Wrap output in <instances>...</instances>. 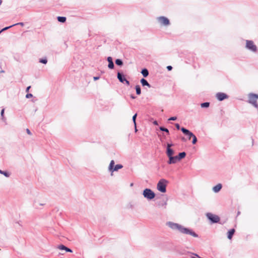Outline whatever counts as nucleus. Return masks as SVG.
<instances>
[{"instance_id":"obj_1","label":"nucleus","mask_w":258,"mask_h":258,"mask_svg":"<svg viewBox=\"0 0 258 258\" xmlns=\"http://www.w3.org/2000/svg\"><path fill=\"white\" fill-rule=\"evenodd\" d=\"M166 224L171 229L177 230L182 234L190 235L194 237H198L199 236L192 229L186 228L179 224L169 221Z\"/></svg>"},{"instance_id":"obj_2","label":"nucleus","mask_w":258,"mask_h":258,"mask_svg":"<svg viewBox=\"0 0 258 258\" xmlns=\"http://www.w3.org/2000/svg\"><path fill=\"white\" fill-rule=\"evenodd\" d=\"M248 100L247 102L253 106L258 111V104L257 103V99H258V94H254L252 93H249L248 95Z\"/></svg>"},{"instance_id":"obj_3","label":"nucleus","mask_w":258,"mask_h":258,"mask_svg":"<svg viewBox=\"0 0 258 258\" xmlns=\"http://www.w3.org/2000/svg\"><path fill=\"white\" fill-rule=\"evenodd\" d=\"M168 181L165 179H161L158 182L157 185V189L163 193L166 191V186Z\"/></svg>"},{"instance_id":"obj_4","label":"nucleus","mask_w":258,"mask_h":258,"mask_svg":"<svg viewBox=\"0 0 258 258\" xmlns=\"http://www.w3.org/2000/svg\"><path fill=\"white\" fill-rule=\"evenodd\" d=\"M245 42V48L246 49L253 53L256 52L257 50V46L254 44L253 41L246 40Z\"/></svg>"},{"instance_id":"obj_5","label":"nucleus","mask_w":258,"mask_h":258,"mask_svg":"<svg viewBox=\"0 0 258 258\" xmlns=\"http://www.w3.org/2000/svg\"><path fill=\"white\" fill-rule=\"evenodd\" d=\"M144 197L148 200H152L155 197V194L150 188H145L143 191Z\"/></svg>"},{"instance_id":"obj_6","label":"nucleus","mask_w":258,"mask_h":258,"mask_svg":"<svg viewBox=\"0 0 258 258\" xmlns=\"http://www.w3.org/2000/svg\"><path fill=\"white\" fill-rule=\"evenodd\" d=\"M115 162L113 160H112L108 166V171L110 172L113 173L114 171H117L119 169L123 168V166L121 164H116L114 165Z\"/></svg>"},{"instance_id":"obj_7","label":"nucleus","mask_w":258,"mask_h":258,"mask_svg":"<svg viewBox=\"0 0 258 258\" xmlns=\"http://www.w3.org/2000/svg\"><path fill=\"white\" fill-rule=\"evenodd\" d=\"M157 21L161 26H167L170 24L169 20L164 16L158 17Z\"/></svg>"},{"instance_id":"obj_8","label":"nucleus","mask_w":258,"mask_h":258,"mask_svg":"<svg viewBox=\"0 0 258 258\" xmlns=\"http://www.w3.org/2000/svg\"><path fill=\"white\" fill-rule=\"evenodd\" d=\"M207 218L212 223H217L220 221V218L218 216L214 215L211 213L206 214Z\"/></svg>"},{"instance_id":"obj_9","label":"nucleus","mask_w":258,"mask_h":258,"mask_svg":"<svg viewBox=\"0 0 258 258\" xmlns=\"http://www.w3.org/2000/svg\"><path fill=\"white\" fill-rule=\"evenodd\" d=\"M181 131L186 136L188 137V139L190 140L192 137L194 136V134L188 130L182 127L181 128Z\"/></svg>"},{"instance_id":"obj_10","label":"nucleus","mask_w":258,"mask_h":258,"mask_svg":"<svg viewBox=\"0 0 258 258\" xmlns=\"http://www.w3.org/2000/svg\"><path fill=\"white\" fill-rule=\"evenodd\" d=\"M216 96L219 101H223L228 98V96L227 94L222 92L217 93Z\"/></svg>"},{"instance_id":"obj_11","label":"nucleus","mask_w":258,"mask_h":258,"mask_svg":"<svg viewBox=\"0 0 258 258\" xmlns=\"http://www.w3.org/2000/svg\"><path fill=\"white\" fill-rule=\"evenodd\" d=\"M167 201L168 199H163L157 203V206L159 208L163 207L164 208H166V206L167 205Z\"/></svg>"},{"instance_id":"obj_12","label":"nucleus","mask_w":258,"mask_h":258,"mask_svg":"<svg viewBox=\"0 0 258 258\" xmlns=\"http://www.w3.org/2000/svg\"><path fill=\"white\" fill-rule=\"evenodd\" d=\"M179 161H180V160L178 159L177 156H172L169 158L168 164H175Z\"/></svg>"},{"instance_id":"obj_13","label":"nucleus","mask_w":258,"mask_h":258,"mask_svg":"<svg viewBox=\"0 0 258 258\" xmlns=\"http://www.w3.org/2000/svg\"><path fill=\"white\" fill-rule=\"evenodd\" d=\"M117 77L120 82L124 83V81H126V79L124 74L122 73L118 72L117 74Z\"/></svg>"},{"instance_id":"obj_14","label":"nucleus","mask_w":258,"mask_h":258,"mask_svg":"<svg viewBox=\"0 0 258 258\" xmlns=\"http://www.w3.org/2000/svg\"><path fill=\"white\" fill-rule=\"evenodd\" d=\"M107 60L108 62V67L110 69H113L114 68V64L113 62L112 58L111 56H108L107 58Z\"/></svg>"},{"instance_id":"obj_15","label":"nucleus","mask_w":258,"mask_h":258,"mask_svg":"<svg viewBox=\"0 0 258 258\" xmlns=\"http://www.w3.org/2000/svg\"><path fill=\"white\" fill-rule=\"evenodd\" d=\"M222 185L221 183H218L216 185L214 186L212 189L214 192H218L222 188Z\"/></svg>"},{"instance_id":"obj_16","label":"nucleus","mask_w":258,"mask_h":258,"mask_svg":"<svg viewBox=\"0 0 258 258\" xmlns=\"http://www.w3.org/2000/svg\"><path fill=\"white\" fill-rule=\"evenodd\" d=\"M140 82L142 84V86H147L149 88H151V85L148 82V81L145 79L144 78H142L141 80H140Z\"/></svg>"},{"instance_id":"obj_17","label":"nucleus","mask_w":258,"mask_h":258,"mask_svg":"<svg viewBox=\"0 0 258 258\" xmlns=\"http://www.w3.org/2000/svg\"><path fill=\"white\" fill-rule=\"evenodd\" d=\"M58 248L60 250H65L67 252H72V249H71L70 248L66 247V246H64V245H62V244L59 245L58 246Z\"/></svg>"},{"instance_id":"obj_18","label":"nucleus","mask_w":258,"mask_h":258,"mask_svg":"<svg viewBox=\"0 0 258 258\" xmlns=\"http://www.w3.org/2000/svg\"><path fill=\"white\" fill-rule=\"evenodd\" d=\"M235 229H231L228 232V235L227 237L229 239H231L234 234L235 232Z\"/></svg>"},{"instance_id":"obj_19","label":"nucleus","mask_w":258,"mask_h":258,"mask_svg":"<svg viewBox=\"0 0 258 258\" xmlns=\"http://www.w3.org/2000/svg\"><path fill=\"white\" fill-rule=\"evenodd\" d=\"M173 154H174V151L173 149H172L171 148L167 149L166 154H167V156L168 157V158L173 156Z\"/></svg>"},{"instance_id":"obj_20","label":"nucleus","mask_w":258,"mask_h":258,"mask_svg":"<svg viewBox=\"0 0 258 258\" xmlns=\"http://www.w3.org/2000/svg\"><path fill=\"white\" fill-rule=\"evenodd\" d=\"M45 204L39 203L36 201L34 203L33 206L35 209H40V206H44Z\"/></svg>"},{"instance_id":"obj_21","label":"nucleus","mask_w":258,"mask_h":258,"mask_svg":"<svg viewBox=\"0 0 258 258\" xmlns=\"http://www.w3.org/2000/svg\"><path fill=\"white\" fill-rule=\"evenodd\" d=\"M141 73L144 77H147L149 75V71L147 69H142Z\"/></svg>"},{"instance_id":"obj_22","label":"nucleus","mask_w":258,"mask_h":258,"mask_svg":"<svg viewBox=\"0 0 258 258\" xmlns=\"http://www.w3.org/2000/svg\"><path fill=\"white\" fill-rule=\"evenodd\" d=\"M57 19L58 22H61V23H64L67 20L66 17H61V16L57 17Z\"/></svg>"},{"instance_id":"obj_23","label":"nucleus","mask_w":258,"mask_h":258,"mask_svg":"<svg viewBox=\"0 0 258 258\" xmlns=\"http://www.w3.org/2000/svg\"><path fill=\"white\" fill-rule=\"evenodd\" d=\"M185 156H186L185 152H182L179 153L178 154V155H177V157H178V159H179V160H180L182 158H184L185 157Z\"/></svg>"},{"instance_id":"obj_24","label":"nucleus","mask_w":258,"mask_h":258,"mask_svg":"<svg viewBox=\"0 0 258 258\" xmlns=\"http://www.w3.org/2000/svg\"><path fill=\"white\" fill-rule=\"evenodd\" d=\"M115 64L118 66H122L123 65V61L120 59H116L115 61Z\"/></svg>"},{"instance_id":"obj_25","label":"nucleus","mask_w":258,"mask_h":258,"mask_svg":"<svg viewBox=\"0 0 258 258\" xmlns=\"http://www.w3.org/2000/svg\"><path fill=\"white\" fill-rule=\"evenodd\" d=\"M135 89L137 94L138 95H140L141 94V89L140 86L139 85H136Z\"/></svg>"},{"instance_id":"obj_26","label":"nucleus","mask_w":258,"mask_h":258,"mask_svg":"<svg viewBox=\"0 0 258 258\" xmlns=\"http://www.w3.org/2000/svg\"><path fill=\"white\" fill-rule=\"evenodd\" d=\"M137 116V114L136 113L135 114H134L133 115V118H132L133 121L134 123V126L135 127V131L136 132L137 131V128H136V122Z\"/></svg>"},{"instance_id":"obj_27","label":"nucleus","mask_w":258,"mask_h":258,"mask_svg":"<svg viewBox=\"0 0 258 258\" xmlns=\"http://www.w3.org/2000/svg\"><path fill=\"white\" fill-rule=\"evenodd\" d=\"M210 106V103L206 102L201 104V106L202 108H208Z\"/></svg>"},{"instance_id":"obj_28","label":"nucleus","mask_w":258,"mask_h":258,"mask_svg":"<svg viewBox=\"0 0 258 258\" xmlns=\"http://www.w3.org/2000/svg\"><path fill=\"white\" fill-rule=\"evenodd\" d=\"M0 173L2 174H3L4 176H5L7 177H9L10 176V174L8 172L5 171H3L2 170H0Z\"/></svg>"},{"instance_id":"obj_29","label":"nucleus","mask_w":258,"mask_h":258,"mask_svg":"<svg viewBox=\"0 0 258 258\" xmlns=\"http://www.w3.org/2000/svg\"><path fill=\"white\" fill-rule=\"evenodd\" d=\"M39 62L43 64H46L47 62V59L46 57L39 59Z\"/></svg>"},{"instance_id":"obj_30","label":"nucleus","mask_w":258,"mask_h":258,"mask_svg":"<svg viewBox=\"0 0 258 258\" xmlns=\"http://www.w3.org/2000/svg\"><path fill=\"white\" fill-rule=\"evenodd\" d=\"M159 129H160V131H163V132H165L167 133L168 134L169 133V130L167 128H165V127H164L163 126H160L159 127Z\"/></svg>"},{"instance_id":"obj_31","label":"nucleus","mask_w":258,"mask_h":258,"mask_svg":"<svg viewBox=\"0 0 258 258\" xmlns=\"http://www.w3.org/2000/svg\"><path fill=\"white\" fill-rule=\"evenodd\" d=\"M4 112H5V109L3 108L2 110H1V117H2V119L4 121H5L6 120V118L5 117H4Z\"/></svg>"},{"instance_id":"obj_32","label":"nucleus","mask_w":258,"mask_h":258,"mask_svg":"<svg viewBox=\"0 0 258 258\" xmlns=\"http://www.w3.org/2000/svg\"><path fill=\"white\" fill-rule=\"evenodd\" d=\"M192 144H196L197 142V138L196 136L194 135V136L192 137Z\"/></svg>"},{"instance_id":"obj_33","label":"nucleus","mask_w":258,"mask_h":258,"mask_svg":"<svg viewBox=\"0 0 258 258\" xmlns=\"http://www.w3.org/2000/svg\"><path fill=\"white\" fill-rule=\"evenodd\" d=\"M13 26H14V25H11V26H8V27H6L4 28L3 29H2L1 31L2 32H3L4 31H5V30H7L9 29V28H11V27H12Z\"/></svg>"},{"instance_id":"obj_34","label":"nucleus","mask_w":258,"mask_h":258,"mask_svg":"<svg viewBox=\"0 0 258 258\" xmlns=\"http://www.w3.org/2000/svg\"><path fill=\"white\" fill-rule=\"evenodd\" d=\"M33 97V95L31 93H28L26 94V98H31Z\"/></svg>"},{"instance_id":"obj_35","label":"nucleus","mask_w":258,"mask_h":258,"mask_svg":"<svg viewBox=\"0 0 258 258\" xmlns=\"http://www.w3.org/2000/svg\"><path fill=\"white\" fill-rule=\"evenodd\" d=\"M177 119V117L176 116H172V117H170L169 118H168V120L170 121V120H176Z\"/></svg>"},{"instance_id":"obj_36","label":"nucleus","mask_w":258,"mask_h":258,"mask_svg":"<svg viewBox=\"0 0 258 258\" xmlns=\"http://www.w3.org/2000/svg\"><path fill=\"white\" fill-rule=\"evenodd\" d=\"M24 25V23L20 22V23H16V24H13V25H14V26H16V25H21L22 26H23Z\"/></svg>"},{"instance_id":"obj_37","label":"nucleus","mask_w":258,"mask_h":258,"mask_svg":"<svg viewBox=\"0 0 258 258\" xmlns=\"http://www.w3.org/2000/svg\"><path fill=\"white\" fill-rule=\"evenodd\" d=\"M173 146V144L168 143L167 145V149L171 148V147Z\"/></svg>"},{"instance_id":"obj_38","label":"nucleus","mask_w":258,"mask_h":258,"mask_svg":"<svg viewBox=\"0 0 258 258\" xmlns=\"http://www.w3.org/2000/svg\"><path fill=\"white\" fill-rule=\"evenodd\" d=\"M167 70H168V71H171V70H172V66H168L167 67Z\"/></svg>"},{"instance_id":"obj_39","label":"nucleus","mask_w":258,"mask_h":258,"mask_svg":"<svg viewBox=\"0 0 258 258\" xmlns=\"http://www.w3.org/2000/svg\"><path fill=\"white\" fill-rule=\"evenodd\" d=\"M26 132H27V133L28 135H32V133H31V131H30V130H29V129H28V128H27V129H26Z\"/></svg>"},{"instance_id":"obj_40","label":"nucleus","mask_w":258,"mask_h":258,"mask_svg":"<svg viewBox=\"0 0 258 258\" xmlns=\"http://www.w3.org/2000/svg\"><path fill=\"white\" fill-rule=\"evenodd\" d=\"M175 125L177 130H180V129L181 130V128H180V125L178 123H175Z\"/></svg>"},{"instance_id":"obj_41","label":"nucleus","mask_w":258,"mask_h":258,"mask_svg":"<svg viewBox=\"0 0 258 258\" xmlns=\"http://www.w3.org/2000/svg\"><path fill=\"white\" fill-rule=\"evenodd\" d=\"M99 79V77H98V76L93 77V79L94 81L98 80Z\"/></svg>"},{"instance_id":"obj_42","label":"nucleus","mask_w":258,"mask_h":258,"mask_svg":"<svg viewBox=\"0 0 258 258\" xmlns=\"http://www.w3.org/2000/svg\"><path fill=\"white\" fill-rule=\"evenodd\" d=\"M30 88H31L30 86L27 87L26 89V92H28L29 91V89H30Z\"/></svg>"},{"instance_id":"obj_43","label":"nucleus","mask_w":258,"mask_h":258,"mask_svg":"<svg viewBox=\"0 0 258 258\" xmlns=\"http://www.w3.org/2000/svg\"><path fill=\"white\" fill-rule=\"evenodd\" d=\"M124 83L125 84H126L127 86L130 85V82L126 79V81H124Z\"/></svg>"},{"instance_id":"obj_44","label":"nucleus","mask_w":258,"mask_h":258,"mask_svg":"<svg viewBox=\"0 0 258 258\" xmlns=\"http://www.w3.org/2000/svg\"><path fill=\"white\" fill-rule=\"evenodd\" d=\"M131 97L132 99H135V98H136V96H134V95H131Z\"/></svg>"},{"instance_id":"obj_45","label":"nucleus","mask_w":258,"mask_h":258,"mask_svg":"<svg viewBox=\"0 0 258 258\" xmlns=\"http://www.w3.org/2000/svg\"><path fill=\"white\" fill-rule=\"evenodd\" d=\"M153 123L155 125H157L158 124V122L156 120L154 121Z\"/></svg>"},{"instance_id":"obj_46","label":"nucleus","mask_w":258,"mask_h":258,"mask_svg":"<svg viewBox=\"0 0 258 258\" xmlns=\"http://www.w3.org/2000/svg\"><path fill=\"white\" fill-rule=\"evenodd\" d=\"M181 140L183 141H185V139L184 137L182 138Z\"/></svg>"},{"instance_id":"obj_47","label":"nucleus","mask_w":258,"mask_h":258,"mask_svg":"<svg viewBox=\"0 0 258 258\" xmlns=\"http://www.w3.org/2000/svg\"><path fill=\"white\" fill-rule=\"evenodd\" d=\"M2 0H0V5H1V4H2Z\"/></svg>"},{"instance_id":"obj_48","label":"nucleus","mask_w":258,"mask_h":258,"mask_svg":"<svg viewBox=\"0 0 258 258\" xmlns=\"http://www.w3.org/2000/svg\"><path fill=\"white\" fill-rule=\"evenodd\" d=\"M131 185V186H133V183H132L131 184V185Z\"/></svg>"},{"instance_id":"obj_49","label":"nucleus","mask_w":258,"mask_h":258,"mask_svg":"<svg viewBox=\"0 0 258 258\" xmlns=\"http://www.w3.org/2000/svg\"><path fill=\"white\" fill-rule=\"evenodd\" d=\"M1 72H2V73H4V71H2Z\"/></svg>"}]
</instances>
